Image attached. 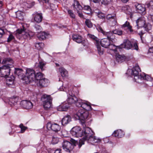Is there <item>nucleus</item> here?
Segmentation results:
<instances>
[{
	"mask_svg": "<svg viewBox=\"0 0 153 153\" xmlns=\"http://www.w3.org/2000/svg\"><path fill=\"white\" fill-rule=\"evenodd\" d=\"M11 67L4 65L0 67V75L2 77H6L9 75L10 73Z\"/></svg>",
	"mask_w": 153,
	"mask_h": 153,
	"instance_id": "11",
	"label": "nucleus"
},
{
	"mask_svg": "<svg viewBox=\"0 0 153 153\" xmlns=\"http://www.w3.org/2000/svg\"><path fill=\"white\" fill-rule=\"evenodd\" d=\"M35 28L37 30L39 31L42 30V27L39 25H36L35 26Z\"/></svg>",
	"mask_w": 153,
	"mask_h": 153,
	"instance_id": "57",
	"label": "nucleus"
},
{
	"mask_svg": "<svg viewBox=\"0 0 153 153\" xmlns=\"http://www.w3.org/2000/svg\"><path fill=\"white\" fill-rule=\"evenodd\" d=\"M114 34H117L119 35H121L122 34V31L119 29H116L113 31Z\"/></svg>",
	"mask_w": 153,
	"mask_h": 153,
	"instance_id": "48",
	"label": "nucleus"
},
{
	"mask_svg": "<svg viewBox=\"0 0 153 153\" xmlns=\"http://www.w3.org/2000/svg\"><path fill=\"white\" fill-rule=\"evenodd\" d=\"M116 61L119 63H121L125 61L127 59L126 57L124 55H121L119 54L116 55Z\"/></svg>",
	"mask_w": 153,
	"mask_h": 153,
	"instance_id": "26",
	"label": "nucleus"
},
{
	"mask_svg": "<svg viewBox=\"0 0 153 153\" xmlns=\"http://www.w3.org/2000/svg\"><path fill=\"white\" fill-rule=\"evenodd\" d=\"M71 121V118L69 115L65 116L62 120V124L65 126Z\"/></svg>",
	"mask_w": 153,
	"mask_h": 153,
	"instance_id": "28",
	"label": "nucleus"
},
{
	"mask_svg": "<svg viewBox=\"0 0 153 153\" xmlns=\"http://www.w3.org/2000/svg\"><path fill=\"white\" fill-rule=\"evenodd\" d=\"M149 53H152V55L153 56V48H151L149 50Z\"/></svg>",
	"mask_w": 153,
	"mask_h": 153,
	"instance_id": "61",
	"label": "nucleus"
},
{
	"mask_svg": "<svg viewBox=\"0 0 153 153\" xmlns=\"http://www.w3.org/2000/svg\"><path fill=\"white\" fill-rule=\"evenodd\" d=\"M76 105L77 106L82 107L83 110L87 111L92 109L91 103L89 102L80 99H79L77 102H76Z\"/></svg>",
	"mask_w": 153,
	"mask_h": 153,
	"instance_id": "10",
	"label": "nucleus"
},
{
	"mask_svg": "<svg viewBox=\"0 0 153 153\" xmlns=\"http://www.w3.org/2000/svg\"><path fill=\"white\" fill-rule=\"evenodd\" d=\"M62 147L65 151L70 152L73 149L74 146L69 142L65 141L63 143Z\"/></svg>",
	"mask_w": 153,
	"mask_h": 153,
	"instance_id": "17",
	"label": "nucleus"
},
{
	"mask_svg": "<svg viewBox=\"0 0 153 153\" xmlns=\"http://www.w3.org/2000/svg\"><path fill=\"white\" fill-rule=\"evenodd\" d=\"M88 36L89 38L95 40V42H94V43L95 44L96 43V41H99V39L94 35L90 34H88Z\"/></svg>",
	"mask_w": 153,
	"mask_h": 153,
	"instance_id": "44",
	"label": "nucleus"
},
{
	"mask_svg": "<svg viewBox=\"0 0 153 153\" xmlns=\"http://www.w3.org/2000/svg\"><path fill=\"white\" fill-rule=\"evenodd\" d=\"M14 61L13 59L10 58H4L3 59L2 63L5 64V65L9 66L11 68L13 66V64Z\"/></svg>",
	"mask_w": 153,
	"mask_h": 153,
	"instance_id": "21",
	"label": "nucleus"
},
{
	"mask_svg": "<svg viewBox=\"0 0 153 153\" xmlns=\"http://www.w3.org/2000/svg\"><path fill=\"white\" fill-rule=\"evenodd\" d=\"M129 6L128 5H126L123 7H122V10H123L126 14V12L127 11V10L128 9V8H129Z\"/></svg>",
	"mask_w": 153,
	"mask_h": 153,
	"instance_id": "53",
	"label": "nucleus"
},
{
	"mask_svg": "<svg viewBox=\"0 0 153 153\" xmlns=\"http://www.w3.org/2000/svg\"><path fill=\"white\" fill-rule=\"evenodd\" d=\"M19 98L17 97H13L11 98H5L4 99V102L8 103L11 105H14L18 102Z\"/></svg>",
	"mask_w": 153,
	"mask_h": 153,
	"instance_id": "15",
	"label": "nucleus"
},
{
	"mask_svg": "<svg viewBox=\"0 0 153 153\" xmlns=\"http://www.w3.org/2000/svg\"><path fill=\"white\" fill-rule=\"evenodd\" d=\"M82 9L85 11V12L87 14H90L91 13V9L88 5H84Z\"/></svg>",
	"mask_w": 153,
	"mask_h": 153,
	"instance_id": "38",
	"label": "nucleus"
},
{
	"mask_svg": "<svg viewBox=\"0 0 153 153\" xmlns=\"http://www.w3.org/2000/svg\"><path fill=\"white\" fill-rule=\"evenodd\" d=\"M126 14L129 15H131L132 13V10L131 8L129 7V8L127 10Z\"/></svg>",
	"mask_w": 153,
	"mask_h": 153,
	"instance_id": "56",
	"label": "nucleus"
},
{
	"mask_svg": "<svg viewBox=\"0 0 153 153\" xmlns=\"http://www.w3.org/2000/svg\"><path fill=\"white\" fill-rule=\"evenodd\" d=\"M146 5L147 7L151 8L153 7V1H151L150 2H147L146 3Z\"/></svg>",
	"mask_w": 153,
	"mask_h": 153,
	"instance_id": "50",
	"label": "nucleus"
},
{
	"mask_svg": "<svg viewBox=\"0 0 153 153\" xmlns=\"http://www.w3.org/2000/svg\"><path fill=\"white\" fill-rule=\"evenodd\" d=\"M93 132L92 131V133L91 136L86 137L85 140H87L89 143H90L92 144H94L95 143H98L100 142L102 140L100 138L92 136Z\"/></svg>",
	"mask_w": 153,
	"mask_h": 153,
	"instance_id": "14",
	"label": "nucleus"
},
{
	"mask_svg": "<svg viewBox=\"0 0 153 153\" xmlns=\"http://www.w3.org/2000/svg\"><path fill=\"white\" fill-rule=\"evenodd\" d=\"M38 73L36 74L34 71L33 69L27 68L26 70L25 76L22 78V79L25 81L26 84L31 83L33 85L36 79Z\"/></svg>",
	"mask_w": 153,
	"mask_h": 153,
	"instance_id": "5",
	"label": "nucleus"
},
{
	"mask_svg": "<svg viewBox=\"0 0 153 153\" xmlns=\"http://www.w3.org/2000/svg\"><path fill=\"white\" fill-rule=\"evenodd\" d=\"M72 39L74 41L78 43H82L84 46L86 45L87 41L83 39L82 37L78 34H74L72 36Z\"/></svg>",
	"mask_w": 153,
	"mask_h": 153,
	"instance_id": "12",
	"label": "nucleus"
},
{
	"mask_svg": "<svg viewBox=\"0 0 153 153\" xmlns=\"http://www.w3.org/2000/svg\"><path fill=\"white\" fill-rule=\"evenodd\" d=\"M71 133L74 137H83L79 142V146L80 147L84 144L86 137L91 136L92 130L88 127H83L82 129L79 126L73 128L71 130Z\"/></svg>",
	"mask_w": 153,
	"mask_h": 153,
	"instance_id": "1",
	"label": "nucleus"
},
{
	"mask_svg": "<svg viewBox=\"0 0 153 153\" xmlns=\"http://www.w3.org/2000/svg\"><path fill=\"white\" fill-rule=\"evenodd\" d=\"M16 37L19 39H24L25 40L30 39L35 34V33L29 30L23 29H18L14 32Z\"/></svg>",
	"mask_w": 153,
	"mask_h": 153,
	"instance_id": "3",
	"label": "nucleus"
},
{
	"mask_svg": "<svg viewBox=\"0 0 153 153\" xmlns=\"http://www.w3.org/2000/svg\"><path fill=\"white\" fill-rule=\"evenodd\" d=\"M20 104L24 108L27 109H31L33 107L32 103L28 100H23L21 101Z\"/></svg>",
	"mask_w": 153,
	"mask_h": 153,
	"instance_id": "16",
	"label": "nucleus"
},
{
	"mask_svg": "<svg viewBox=\"0 0 153 153\" xmlns=\"http://www.w3.org/2000/svg\"><path fill=\"white\" fill-rule=\"evenodd\" d=\"M119 47L117 48V50L120 48H125L127 49L131 48L132 47V45L131 44V42L128 40H127L120 46H118Z\"/></svg>",
	"mask_w": 153,
	"mask_h": 153,
	"instance_id": "22",
	"label": "nucleus"
},
{
	"mask_svg": "<svg viewBox=\"0 0 153 153\" xmlns=\"http://www.w3.org/2000/svg\"><path fill=\"white\" fill-rule=\"evenodd\" d=\"M59 71L62 77H65L67 76V71L64 68H60Z\"/></svg>",
	"mask_w": 153,
	"mask_h": 153,
	"instance_id": "36",
	"label": "nucleus"
},
{
	"mask_svg": "<svg viewBox=\"0 0 153 153\" xmlns=\"http://www.w3.org/2000/svg\"><path fill=\"white\" fill-rule=\"evenodd\" d=\"M15 73L18 76H22L23 74V70L20 68H16Z\"/></svg>",
	"mask_w": 153,
	"mask_h": 153,
	"instance_id": "39",
	"label": "nucleus"
},
{
	"mask_svg": "<svg viewBox=\"0 0 153 153\" xmlns=\"http://www.w3.org/2000/svg\"><path fill=\"white\" fill-rule=\"evenodd\" d=\"M122 28H125L126 27L129 30L131 33H132L133 30L132 29V27L130 25L129 22L126 21L123 24L122 27Z\"/></svg>",
	"mask_w": 153,
	"mask_h": 153,
	"instance_id": "32",
	"label": "nucleus"
},
{
	"mask_svg": "<svg viewBox=\"0 0 153 153\" xmlns=\"http://www.w3.org/2000/svg\"><path fill=\"white\" fill-rule=\"evenodd\" d=\"M107 19L110 20V24L111 26H114L117 24V19L115 14H108L106 16Z\"/></svg>",
	"mask_w": 153,
	"mask_h": 153,
	"instance_id": "19",
	"label": "nucleus"
},
{
	"mask_svg": "<svg viewBox=\"0 0 153 153\" xmlns=\"http://www.w3.org/2000/svg\"><path fill=\"white\" fill-rule=\"evenodd\" d=\"M143 27H144L146 30L148 31L152 29V26L149 23L146 22Z\"/></svg>",
	"mask_w": 153,
	"mask_h": 153,
	"instance_id": "37",
	"label": "nucleus"
},
{
	"mask_svg": "<svg viewBox=\"0 0 153 153\" xmlns=\"http://www.w3.org/2000/svg\"><path fill=\"white\" fill-rule=\"evenodd\" d=\"M33 19L35 22L37 23H40L42 19V14L40 13H35L33 16Z\"/></svg>",
	"mask_w": 153,
	"mask_h": 153,
	"instance_id": "27",
	"label": "nucleus"
},
{
	"mask_svg": "<svg viewBox=\"0 0 153 153\" xmlns=\"http://www.w3.org/2000/svg\"><path fill=\"white\" fill-rule=\"evenodd\" d=\"M136 22L137 26L136 32L140 36L141 38L142 39V36L144 33L141 29L143 27L146 22V19L144 17H140L136 20Z\"/></svg>",
	"mask_w": 153,
	"mask_h": 153,
	"instance_id": "8",
	"label": "nucleus"
},
{
	"mask_svg": "<svg viewBox=\"0 0 153 153\" xmlns=\"http://www.w3.org/2000/svg\"><path fill=\"white\" fill-rule=\"evenodd\" d=\"M89 116L88 111L82 109H79L74 116L76 120H80L82 124L85 123L86 120Z\"/></svg>",
	"mask_w": 153,
	"mask_h": 153,
	"instance_id": "6",
	"label": "nucleus"
},
{
	"mask_svg": "<svg viewBox=\"0 0 153 153\" xmlns=\"http://www.w3.org/2000/svg\"><path fill=\"white\" fill-rule=\"evenodd\" d=\"M77 13H78V16L81 18H83V16L82 13L79 12V10H77Z\"/></svg>",
	"mask_w": 153,
	"mask_h": 153,
	"instance_id": "62",
	"label": "nucleus"
},
{
	"mask_svg": "<svg viewBox=\"0 0 153 153\" xmlns=\"http://www.w3.org/2000/svg\"><path fill=\"white\" fill-rule=\"evenodd\" d=\"M85 23L87 26L89 28L92 27L93 25L91 22V21L89 19H87L85 21Z\"/></svg>",
	"mask_w": 153,
	"mask_h": 153,
	"instance_id": "47",
	"label": "nucleus"
},
{
	"mask_svg": "<svg viewBox=\"0 0 153 153\" xmlns=\"http://www.w3.org/2000/svg\"><path fill=\"white\" fill-rule=\"evenodd\" d=\"M4 33L3 30L0 28V38L1 37Z\"/></svg>",
	"mask_w": 153,
	"mask_h": 153,
	"instance_id": "59",
	"label": "nucleus"
},
{
	"mask_svg": "<svg viewBox=\"0 0 153 153\" xmlns=\"http://www.w3.org/2000/svg\"><path fill=\"white\" fill-rule=\"evenodd\" d=\"M39 1H43V2H45V3L48 2L49 0H38Z\"/></svg>",
	"mask_w": 153,
	"mask_h": 153,
	"instance_id": "64",
	"label": "nucleus"
},
{
	"mask_svg": "<svg viewBox=\"0 0 153 153\" xmlns=\"http://www.w3.org/2000/svg\"><path fill=\"white\" fill-rule=\"evenodd\" d=\"M95 45L96 47L99 54L100 55H102L104 53V49L99 45V41H96V43Z\"/></svg>",
	"mask_w": 153,
	"mask_h": 153,
	"instance_id": "30",
	"label": "nucleus"
},
{
	"mask_svg": "<svg viewBox=\"0 0 153 153\" xmlns=\"http://www.w3.org/2000/svg\"><path fill=\"white\" fill-rule=\"evenodd\" d=\"M44 44L42 43H37L35 44V47L38 50L42 49L43 47Z\"/></svg>",
	"mask_w": 153,
	"mask_h": 153,
	"instance_id": "41",
	"label": "nucleus"
},
{
	"mask_svg": "<svg viewBox=\"0 0 153 153\" xmlns=\"http://www.w3.org/2000/svg\"><path fill=\"white\" fill-rule=\"evenodd\" d=\"M49 34L48 33H46L45 31H40L37 34V37L40 40L45 39L47 36Z\"/></svg>",
	"mask_w": 153,
	"mask_h": 153,
	"instance_id": "29",
	"label": "nucleus"
},
{
	"mask_svg": "<svg viewBox=\"0 0 153 153\" xmlns=\"http://www.w3.org/2000/svg\"><path fill=\"white\" fill-rule=\"evenodd\" d=\"M129 6L128 5H126L123 7H122V10H123L126 14V12L127 11V10L128 9V8H129Z\"/></svg>",
	"mask_w": 153,
	"mask_h": 153,
	"instance_id": "54",
	"label": "nucleus"
},
{
	"mask_svg": "<svg viewBox=\"0 0 153 153\" xmlns=\"http://www.w3.org/2000/svg\"><path fill=\"white\" fill-rule=\"evenodd\" d=\"M25 13L21 11H18L16 13V17L20 20L23 19V16Z\"/></svg>",
	"mask_w": 153,
	"mask_h": 153,
	"instance_id": "34",
	"label": "nucleus"
},
{
	"mask_svg": "<svg viewBox=\"0 0 153 153\" xmlns=\"http://www.w3.org/2000/svg\"><path fill=\"white\" fill-rule=\"evenodd\" d=\"M113 41L108 38H104L99 41V45L102 47L108 48V52L111 54L116 53L119 47L116 46L112 44Z\"/></svg>",
	"mask_w": 153,
	"mask_h": 153,
	"instance_id": "4",
	"label": "nucleus"
},
{
	"mask_svg": "<svg viewBox=\"0 0 153 153\" xmlns=\"http://www.w3.org/2000/svg\"><path fill=\"white\" fill-rule=\"evenodd\" d=\"M97 29L98 31L101 32L104 35L107 36V38L109 39L110 40H112L113 41L114 40L112 38L113 35V31L112 32H105L102 29V28L100 26H98L97 27Z\"/></svg>",
	"mask_w": 153,
	"mask_h": 153,
	"instance_id": "18",
	"label": "nucleus"
},
{
	"mask_svg": "<svg viewBox=\"0 0 153 153\" xmlns=\"http://www.w3.org/2000/svg\"><path fill=\"white\" fill-rule=\"evenodd\" d=\"M44 108L48 110L51 107L52 98L50 95L44 94L41 98Z\"/></svg>",
	"mask_w": 153,
	"mask_h": 153,
	"instance_id": "9",
	"label": "nucleus"
},
{
	"mask_svg": "<svg viewBox=\"0 0 153 153\" xmlns=\"http://www.w3.org/2000/svg\"><path fill=\"white\" fill-rule=\"evenodd\" d=\"M74 7L77 11L81 10L82 9V7L79 2L77 0H74V3L73 4Z\"/></svg>",
	"mask_w": 153,
	"mask_h": 153,
	"instance_id": "31",
	"label": "nucleus"
},
{
	"mask_svg": "<svg viewBox=\"0 0 153 153\" xmlns=\"http://www.w3.org/2000/svg\"><path fill=\"white\" fill-rule=\"evenodd\" d=\"M137 11L142 15H145L146 13V8L143 4H139L136 6Z\"/></svg>",
	"mask_w": 153,
	"mask_h": 153,
	"instance_id": "20",
	"label": "nucleus"
},
{
	"mask_svg": "<svg viewBox=\"0 0 153 153\" xmlns=\"http://www.w3.org/2000/svg\"><path fill=\"white\" fill-rule=\"evenodd\" d=\"M94 13L99 18L103 19L105 18V14L100 12L98 9L94 11Z\"/></svg>",
	"mask_w": 153,
	"mask_h": 153,
	"instance_id": "35",
	"label": "nucleus"
},
{
	"mask_svg": "<svg viewBox=\"0 0 153 153\" xmlns=\"http://www.w3.org/2000/svg\"><path fill=\"white\" fill-rule=\"evenodd\" d=\"M50 153H61V150L60 149H57L55 151L51 150Z\"/></svg>",
	"mask_w": 153,
	"mask_h": 153,
	"instance_id": "52",
	"label": "nucleus"
},
{
	"mask_svg": "<svg viewBox=\"0 0 153 153\" xmlns=\"http://www.w3.org/2000/svg\"><path fill=\"white\" fill-rule=\"evenodd\" d=\"M69 105L67 102H65L57 107V110L59 111H66L69 108Z\"/></svg>",
	"mask_w": 153,
	"mask_h": 153,
	"instance_id": "23",
	"label": "nucleus"
},
{
	"mask_svg": "<svg viewBox=\"0 0 153 153\" xmlns=\"http://www.w3.org/2000/svg\"><path fill=\"white\" fill-rule=\"evenodd\" d=\"M46 149H42L39 152V153H46Z\"/></svg>",
	"mask_w": 153,
	"mask_h": 153,
	"instance_id": "60",
	"label": "nucleus"
},
{
	"mask_svg": "<svg viewBox=\"0 0 153 153\" xmlns=\"http://www.w3.org/2000/svg\"><path fill=\"white\" fill-rule=\"evenodd\" d=\"M68 88L69 87L68 85H65L64 87L62 85L61 87H59V91H67L68 90Z\"/></svg>",
	"mask_w": 153,
	"mask_h": 153,
	"instance_id": "46",
	"label": "nucleus"
},
{
	"mask_svg": "<svg viewBox=\"0 0 153 153\" xmlns=\"http://www.w3.org/2000/svg\"><path fill=\"white\" fill-rule=\"evenodd\" d=\"M141 71L139 66L136 65L132 69H128L127 73L129 75H131V76L134 77L135 81L138 83H141V81L143 79L147 81H153L150 76L146 75L144 73L140 74Z\"/></svg>",
	"mask_w": 153,
	"mask_h": 153,
	"instance_id": "2",
	"label": "nucleus"
},
{
	"mask_svg": "<svg viewBox=\"0 0 153 153\" xmlns=\"http://www.w3.org/2000/svg\"><path fill=\"white\" fill-rule=\"evenodd\" d=\"M79 99H77L75 96L74 95H68V99L67 100V101L68 103V104L69 105L74 104L75 103H76V102H77L78 100Z\"/></svg>",
	"mask_w": 153,
	"mask_h": 153,
	"instance_id": "24",
	"label": "nucleus"
},
{
	"mask_svg": "<svg viewBox=\"0 0 153 153\" xmlns=\"http://www.w3.org/2000/svg\"><path fill=\"white\" fill-rule=\"evenodd\" d=\"M68 12L70 16L73 18H74L75 16V15L73 13V11L71 10H68Z\"/></svg>",
	"mask_w": 153,
	"mask_h": 153,
	"instance_id": "51",
	"label": "nucleus"
},
{
	"mask_svg": "<svg viewBox=\"0 0 153 153\" xmlns=\"http://www.w3.org/2000/svg\"><path fill=\"white\" fill-rule=\"evenodd\" d=\"M4 91V89H3L0 88V96L2 95L3 94Z\"/></svg>",
	"mask_w": 153,
	"mask_h": 153,
	"instance_id": "63",
	"label": "nucleus"
},
{
	"mask_svg": "<svg viewBox=\"0 0 153 153\" xmlns=\"http://www.w3.org/2000/svg\"><path fill=\"white\" fill-rule=\"evenodd\" d=\"M38 74L36 79L33 85H37L40 88L47 86L49 83L48 80L44 78L43 75L41 73L39 72Z\"/></svg>",
	"mask_w": 153,
	"mask_h": 153,
	"instance_id": "7",
	"label": "nucleus"
},
{
	"mask_svg": "<svg viewBox=\"0 0 153 153\" xmlns=\"http://www.w3.org/2000/svg\"><path fill=\"white\" fill-rule=\"evenodd\" d=\"M19 127L21 129L20 132L21 133H24L27 128V127L24 126L22 124H21L19 125Z\"/></svg>",
	"mask_w": 153,
	"mask_h": 153,
	"instance_id": "49",
	"label": "nucleus"
},
{
	"mask_svg": "<svg viewBox=\"0 0 153 153\" xmlns=\"http://www.w3.org/2000/svg\"><path fill=\"white\" fill-rule=\"evenodd\" d=\"M132 42V43H134V44L133 45H132V47L131 48L133 49L138 50V47L136 40H134L133 42Z\"/></svg>",
	"mask_w": 153,
	"mask_h": 153,
	"instance_id": "45",
	"label": "nucleus"
},
{
	"mask_svg": "<svg viewBox=\"0 0 153 153\" xmlns=\"http://www.w3.org/2000/svg\"><path fill=\"white\" fill-rule=\"evenodd\" d=\"M47 129L49 130H52L55 132H57L60 130L61 127L58 124L56 123H48L47 124Z\"/></svg>",
	"mask_w": 153,
	"mask_h": 153,
	"instance_id": "13",
	"label": "nucleus"
},
{
	"mask_svg": "<svg viewBox=\"0 0 153 153\" xmlns=\"http://www.w3.org/2000/svg\"><path fill=\"white\" fill-rule=\"evenodd\" d=\"M112 134L115 137L119 138L123 137L124 133L121 130L118 129L114 131Z\"/></svg>",
	"mask_w": 153,
	"mask_h": 153,
	"instance_id": "25",
	"label": "nucleus"
},
{
	"mask_svg": "<svg viewBox=\"0 0 153 153\" xmlns=\"http://www.w3.org/2000/svg\"><path fill=\"white\" fill-rule=\"evenodd\" d=\"M46 63L43 60H40L39 61L38 66L42 70H44L43 67L45 65Z\"/></svg>",
	"mask_w": 153,
	"mask_h": 153,
	"instance_id": "40",
	"label": "nucleus"
},
{
	"mask_svg": "<svg viewBox=\"0 0 153 153\" xmlns=\"http://www.w3.org/2000/svg\"><path fill=\"white\" fill-rule=\"evenodd\" d=\"M100 1L102 4L104 5H107L110 4L112 0H100Z\"/></svg>",
	"mask_w": 153,
	"mask_h": 153,
	"instance_id": "43",
	"label": "nucleus"
},
{
	"mask_svg": "<svg viewBox=\"0 0 153 153\" xmlns=\"http://www.w3.org/2000/svg\"><path fill=\"white\" fill-rule=\"evenodd\" d=\"M14 38V36L12 34H10L7 39V41L9 42L11 40L13 39Z\"/></svg>",
	"mask_w": 153,
	"mask_h": 153,
	"instance_id": "55",
	"label": "nucleus"
},
{
	"mask_svg": "<svg viewBox=\"0 0 153 153\" xmlns=\"http://www.w3.org/2000/svg\"><path fill=\"white\" fill-rule=\"evenodd\" d=\"M59 141V138L56 136H53L51 140V143L52 144H54L57 143Z\"/></svg>",
	"mask_w": 153,
	"mask_h": 153,
	"instance_id": "42",
	"label": "nucleus"
},
{
	"mask_svg": "<svg viewBox=\"0 0 153 153\" xmlns=\"http://www.w3.org/2000/svg\"><path fill=\"white\" fill-rule=\"evenodd\" d=\"M71 141L72 143L75 146L76 145V144L77 143V142L76 141L73 139H71Z\"/></svg>",
	"mask_w": 153,
	"mask_h": 153,
	"instance_id": "58",
	"label": "nucleus"
},
{
	"mask_svg": "<svg viewBox=\"0 0 153 153\" xmlns=\"http://www.w3.org/2000/svg\"><path fill=\"white\" fill-rule=\"evenodd\" d=\"M14 79V78L13 76L7 77L6 79V84L9 86L13 84Z\"/></svg>",
	"mask_w": 153,
	"mask_h": 153,
	"instance_id": "33",
	"label": "nucleus"
}]
</instances>
